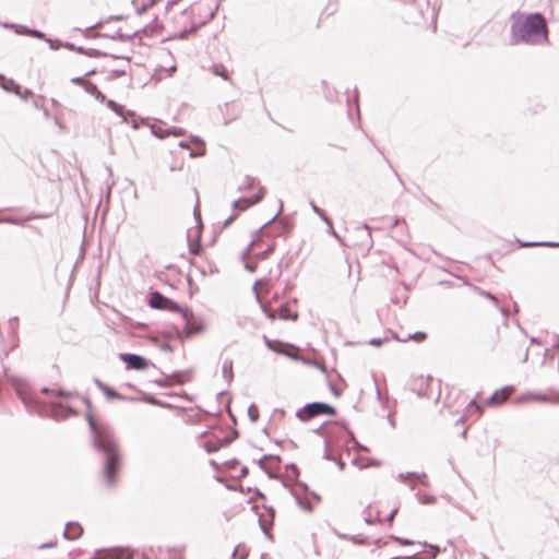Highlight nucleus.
<instances>
[{"instance_id":"obj_1","label":"nucleus","mask_w":559,"mask_h":559,"mask_svg":"<svg viewBox=\"0 0 559 559\" xmlns=\"http://www.w3.org/2000/svg\"><path fill=\"white\" fill-rule=\"evenodd\" d=\"M88 423L94 432L95 444L105 455L99 475L100 484L105 488H114L122 469L121 452L106 427L96 424L92 417H88Z\"/></svg>"},{"instance_id":"obj_2","label":"nucleus","mask_w":559,"mask_h":559,"mask_svg":"<svg viewBox=\"0 0 559 559\" xmlns=\"http://www.w3.org/2000/svg\"><path fill=\"white\" fill-rule=\"evenodd\" d=\"M512 38L514 44H543L548 41V29L543 15L535 13L530 15H513Z\"/></svg>"},{"instance_id":"obj_3","label":"nucleus","mask_w":559,"mask_h":559,"mask_svg":"<svg viewBox=\"0 0 559 559\" xmlns=\"http://www.w3.org/2000/svg\"><path fill=\"white\" fill-rule=\"evenodd\" d=\"M400 509L397 500L379 501L368 508V522L381 523L392 526L393 519Z\"/></svg>"},{"instance_id":"obj_4","label":"nucleus","mask_w":559,"mask_h":559,"mask_svg":"<svg viewBox=\"0 0 559 559\" xmlns=\"http://www.w3.org/2000/svg\"><path fill=\"white\" fill-rule=\"evenodd\" d=\"M241 190L245 194L235 203L236 209L240 211H245L259 203L265 194L264 187H262L254 178H247L241 186Z\"/></svg>"},{"instance_id":"obj_5","label":"nucleus","mask_w":559,"mask_h":559,"mask_svg":"<svg viewBox=\"0 0 559 559\" xmlns=\"http://www.w3.org/2000/svg\"><path fill=\"white\" fill-rule=\"evenodd\" d=\"M272 227L264 226L257 238L253 239L249 246V253L255 257H265L271 253L275 248V241L271 231Z\"/></svg>"},{"instance_id":"obj_6","label":"nucleus","mask_w":559,"mask_h":559,"mask_svg":"<svg viewBox=\"0 0 559 559\" xmlns=\"http://www.w3.org/2000/svg\"><path fill=\"white\" fill-rule=\"evenodd\" d=\"M336 413L335 408L331 405L323 402L310 403L304 406L298 413L297 416L302 421H308L313 417L325 415V416H334Z\"/></svg>"},{"instance_id":"obj_7","label":"nucleus","mask_w":559,"mask_h":559,"mask_svg":"<svg viewBox=\"0 0 559 559\" xmlns=\"http://www.w3.org/2000/svg\"><path fill=\"white\" fill-rule=\"evenodd\" d=\"M263 310L272 320L278 318L282 320H296L298 313L293 304L286 302L278 308H274L271 304H264Z\"/></svg>"},{"instance_id":"obj_8","label":"nucleus","mask_w":559,"mask_h":559,"mask_svg":"<svg viewBox=\"0 0 559 559\" xmlns=\"http://www.w3.org/2000/svg\"><path fill=\"white\" fill-rule=\"evenodd\" d=\"M96 70H90L85 73L84 76L73 78L71 82L75 85H79L84 88V91L91 95H93L96 99L104 102L105 95L97 88V86L87 80L88 75L95 74Z\"/></svg>"},{"instance_id":"obj_9","label":"nucleus","mask_w":559,"mask_h":559,"mask_svg":"<svg viewBox=\"0 0 559 559\" xmlns=\"http://www.w3.org/2000/svg\"><path fill=\"white\" fill-rule=\"evenodd\" d=\"M148 304L154 309L167 310V311H174V312L182 311L181 307L178 304H176L171 299L163 296L158 292H154L151 294Z\"/></svg>"},{"instance_id":"obj_10","label":"nucleus","mask_w":559,"mask_h":559,"mask_svg":"<svg viewBox=\"0 0 559 559\" xmlns=\"http://www.w3.org/2000/svg\"><path fill=\"white\" fill-rule=\"evenodd\" d=\"M179 147L189 151L190 157L204 156L206 148L205 143L199 139H191L190 141H182L179 143Z\"/></svg>"},{"instance_id":"obj_11","label":"nucleus","mask_w":559,"mask_h":559,"mask_svg":"<svg viewBox=\"0 0 559 559\" xmlns=\"http://www.w3.org/2000/svg\"><path fill=\"white\" fill-rule=\"evenodd\" d=\"M182 312L186 320L185 331L188 336H193L203 332V323L197 319L192 312L188 311L187 309H182Z\"/></svg>"},{"instance_id":"obj_12","label":"nucleus","mask_w":559,"mask_h":559,"mask_svg":"<svg viewBox=\"0 0 559 559\" xmlns=\"http://www.w3.org/2000/svg\"><path fill=\"white\" fill-rule=\"evenodd\" d=\"M514 392L512 386H506L496 390L492 395L485 401L486 406H498L503 404Z\"/></svg>"},{"instance_id":"obj_13","label":"nucleus","mask_w":559,"mask_h":559,"mask_svg":"<svg viewBox=\"0 0 559 559\" xmlns=\"http://www.w3.org/2000/svg\"><path fill=\"white\" fill-rule=\"evenodd\" d=\"M120 359L124 361L130 369L144 370L148 366L143 357L134 354H121Z\"/></svg>"},{"instance_id":"obj_14","label":"nucleus","mask_w":559,"mask_h":559,"mask_svg":"<svg viewBox=\"0 0 559 559\" xmlns=\"http://www.w3.org/2000/svg\"><path fill=\"white\" fill-rule=\"evenodd\" d=\"M254 293L257 295L258 300L262 304H267L265 301L266 295L270 293L271 283L270 281H258L253 286Z\"/></svg>"},{"instance_id":"obj_15","label":"nucleus","mask_w":559,"mask_h":559,"mask_svg":"<svg viewBox=\"0 0 559 559\" xmlns=\"http://www.w3.org/2000/svg\"><path fill=\"white\" fill-rule=\"evenodd\" d=\"M298 361H301L302 364L308 365V366H313L317 369H319L322 373L328 374V367H326L325 361H324V359L322 357H320V358H310V357H306V356L300 355V358H299Z\"/></svg>"},{"instance_id":"obj_16","label":"nucleus","mask_w":559,"mask_h":559,"mask_svg":"<svg viewBox=\"0 0 559 559\" xmlns=\"http://www.w3.org/2000/svg\"><path fill=\"white\" fill-rule=\"evenodd\" d=\"M5 326L8 330V334L12 335V338L10 342V347L13 348L17 344L16 335H19V319L12 318V319L8 320V322L5 323Z\"/></svg>"},{"instance_id":"obj_17","label":"nucleus","mask_w":559,"mask_h":559,"mask_svg":"<svg viewBox=\"0 0 559 559\" xmlns=\"http://www.w3.org/2000/svg\"><path fill=\"white\" fill-rule=\"evenodd\" d=\"M525 400L530 402L559 403V395L547 396L545 394L531 393Z\"/></svg>"},{"instance_id":"obj_18","label":"nucleus","mask_w":559,"mask_h":559,"mask_svg":"<svg viewBox=\"0 0 559 559\" xmlns=\"http://www.w3.org/2000/svg\"><path fill=\"white\" fill-rule=\"evenodd\" d=\"M222 445H223L222 440H219L217 438L213 440L211 436L206 437L203 442L204 449L210 453L217 451Z\"/></svg>"},{"instance_id":"obj_19","label":"nucleus","mask_w":559,"mask_h":559,"mask_svg":"<svg viewBox=\"0 0 559 559\" xmlns=\"http://www.w3.org/2000/svg\"><path fill=\"white\" fill-rule=\"evenodd\" d=\"M82 533V528L78 524H69L66 527L64 536L69 539L78 538Z\"/></svg>"},{"instance_id":"obj_20","label":"nucleus","mask_w":559,"mask_h":559,"mask_svg":"<svg viewBox=\"0 0 559 559\" xmlns=\"http://www.w3.org/2000/svg\"><path fill=\"white\" fill-rule=\"evenodd\" d=\"M282 350V354L294 359V360H299L300 358V350L298 347L294 346V345H289L285 347V349H281Z\"/></svg>"},{"instance_id":"obj_21","label":"nucleus","mask_w":559,"mask_h":559,"mask_svg":"<svg viewBox=\"0 0 559 559\" xmlns=\"http://www.w3.org/2000/svg\"><path fill=\"white\" fill-rule=\"evenodd\" d=\"M483 412H484L483 406L480 404H478L476 401L469 402V404L466 407V413L471 416L476 414L477 417H479V416H481Z\"/></svg>"},{"instance_id":"obj_22","label":"nucleus","mask_w":559,"mask_h":559,"mask_svg":"<svg viewBox=\"0 0 559 559\" xmlns=\"http://www.w3.org/2000/svg\"><path fill=\"white\" fill-rule=\"evenodd\" d=\"M212 72L215 74V75H218L221 78H223L224 80H229V73H228V70L225 68V66L223 64H214L212 67Z\"/></svg>"},{"instance_id":"obj_23","label":"nucleus","mask_w":559,"mask_h":559,"mask_svg":"<svg viewBox=\"0 0 559 559\" xmlns=\"http://www.w3.org/2000/svg\"><path fill=\"white\" fill-rule=\"evenodd\" d=\"M266 345L269 348H271L272 350L280 353V354H282L281 349H285V347L288 346V344L277 342V341H266Z\"/></svg>"},{"instance_id":"obj_24","label":"nucleus","mask_w":559,"mask_h":559,"mask_svg":"<svg viewBox=\"0 0 559 559\" xmlns=\"http://www.w3.org/2000/svg\"><path fill=\"white\" fill-rule=\"evenodd\" d=\"M171 155H174L175 158L178 159L176 151H173ZM183 166H185V160H183V157H181L179 160H176V163L170 164L169 168H170L171 171H180V170L183 169Z\"/></svg>"},{"instance_id":"obj_25","label":"nucleus","mask_w":559,"mask_h":559,"mask_svg":"<svg viewBox=\"0 0 559 559\" xmlns=\"http://www.w3.org/2000/svg\"><path fill=\"white\" fill-rule=\"evenodd\" d=\"M427 338V334L425 332H416L414 333L413 335H409L408 338L406 340H403L404 342L408 341V340H413L417 343H421L424 342L425 340Z\"/></svg>"},{"instance_id":"obj_26","label":"nucleus","mask_w":559,"mask_h":559,"mask_svg":"<svg viewBox=\"0 0 559 559\" xmlns=\"http://www.w3.org/2000/svg\"><path fill=\"white\" fill-rule=\"evenodd\" d=\"M102 391L103 393L110 397V399H119L120 395L118 393H116L111 388H108L106 385H102Z\"/></svg>"},{"instance_id":"obj_27","label":"nucleus","mask_w":559,"mask_h":559,"mask_svg":"<svg viewBox=\"0 0 559 559\" xmlns=\"http://www.w3.org/2000/svg\"><path fill=\"white\" fill-rule=\"evenodd\" d=\"M396 542H397L400 545H404V546H408V545H412V544H413V542H412V540L403 539V538H396Z\"/></svg>"},{"instance_id":"obj_28","label":"nucleus","mask_w":559,"mask_h":559,"mask_svg":"<svg viewBox=\"0 0 559 559\" xmlns=\"http://www.w3.org/2000/svg\"><path fill=\"white\" fill-rule=\"evenodd\" d=\"M369 343L374 346H381L383 344V341L380 338H373Z\"/></svg>"},{"instance_id":"obj_29","label":"nucleus","mask_w":559,"mask_h":559,"mask_svg":"<svg viewBox=\"0 0 559 559\" xmlns=\"http://www.w3.org/2000/svg\"><path fill=\"white\" fill-rule=\"evenodd\" d=\"M391 559H417L416 557H395Z\"/></svg>"},{"instance_id":"obj_30","label":"nucleus","mask_w":559,"mask_h":559,"mask_svg":"<svg viewBox=\"0 0 559 559\" xmlns=\"http://www.w3.org/2000/svg\"><path fill=\"white\" fill-rule=\"evenodd\" d=\"M33 35L36 37H41L43 35L39 32H33Z\"/></svg>"},{"instance_id":"obj_31","label":"nucleus","mask_w":559,"mask_h":559,"mask_svg":"<svg viewBox=\"0 0 559 559\" xmlns=\"http://www.w3.org/2000/svg\"><path fill=\"white\" fill-rule=\"evenodd\" d=\"M182 133L180 131H175L174 135H181Z\"/></svg>"}]
</instances>
